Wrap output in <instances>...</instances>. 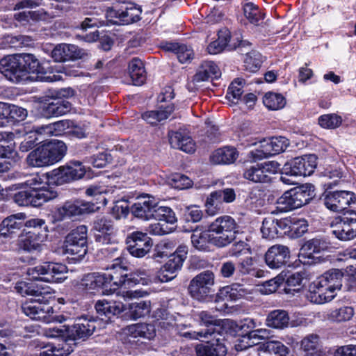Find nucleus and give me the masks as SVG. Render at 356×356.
<instances>
[{
  "label": "nucleus",
  "instance_id": "1",
  "mask_svg": "<svg viewBox=\"0 0 356 356\" xmlns=\"http://www.w3.org/2000/svg\"><path fill=\"white\" fill-rule=\"evenodd\" d=\"M86 171L87 168L81 162L71 161L47 173L34 175L24 183L27 188L16 193L13 200L21 207H40L57 196L56 191L44 186L49 179L57 184L70 183L82 179Z\"/></svg>",
  "mask_w": 356,
  "mask_h": 356
},
{
  "label": "nucleus",
  "instance_id": "2",
  "mask_svg": "<svg viewBox=\"0 0 356 356\" xmlns=\"http://www.w3.org/2000/svg\"><path fill=\"white\" fill-rule=\"evenodd\" d=\"M54 71L64 72L69 76H79L74 70L67 71L64 67L55 70L49 62L40 63L34 55L30 54L9 55L0 60V72L15 83L60 80V75L52 74Z\"/></svg>",
  "mask_w": 356,
  "mask_h": 356
},
{
  "label": "nucleus",
  "instance_id": "3",
  "mask_svg": "<svg viewBox=\"0 0 356 356\" xmlns=\"http://www.w3.org/2000/svg\"><path fill=\"white\" fill-rule=\"evenodd\" d=\"M16 291L22 295L32 298L22 306L24 314L30 318L46 323L60 321L59 317L54 315V309L49 305L53 298V290L49 287H33L25 282H17L15 286Z\"/></svg>",
  "mask_w": 356,
  "mask_h": 356
},
{
  "label": "nucleus",
  "instance_id": "4",
  "mask_svg": "<svg viewBox=\"0 0 356 356\" xmlns=\"http://www.w3.org/2000/svg\"><path fill=\"white\" fill-rule=\"evenodd\" d=\"M343 274L338 269H332L314 281L309 288L307 298L315 304L331 301L336 296V291L342 286Z\"/></svg>",
  "mask_w": 356,
  "mask_h": 356
},
{
  "label": "nucleus",
  "instance_id": "5",
  "mask_svg": "<svg viewBox=\"0 0 356 356\" xmlns=\"http://www.w3.org/2000/svg\"><path fill=\"white\" fill-rule=\"evenodd\" d=\"M106 272L103 273L104 277L106 278V284L107 288L115 289V293L117 296H122L124 300L143 296V293L138 291L117 290L120 287L124 289L131 287L130 275L127 273V268L120 264L119 259H116L114 263L106 268Z\"/></svg>",
  "mask_w": 356,
  "mask_h": 356
},
{
  "label": "nucleus",
  "instance_id": "6",
  "mask_svg": "<svg viewBox=\"0 0 356 356\" xmlns=\"http://www.w3.org/2000/svg\"><path fill=\"white\" fill-rule=\"evenodd\" d=\"M72 122L70 120H60L53 124L42 127H34L28 134L26 138L21 142L19 149L22 152H27L31 149L37 142H41L42 136H63L68 134Z\"/></svg>",
  "mask_w": 356,
  "mask_h": 356
},
{
  "label": "nucleus",
  "instance_id": "7",
  "mask_svg": "<svg viewBox=\"0 0 356 356\" xmlns=\"http://www.w3.org/2000/svg\"><path fill=\"white\" fill-rule=\"evenodd\" d=\"M312 188L306 184L284 192L276 201L277 209L286 212L307 204L313 197Z\"/></svg>",
  "mask_w": 356,
  "mask_h": 356
},
{
  "label": "nucleus",
  "instance_id": "8",
  "mask_svg": "<svg viewBox=\"0 0 356 356\" xmlns=\"http://www.w3.org/2000/svg\"><path fill=\"white\" fill-rule=\"evenodd\" d=\"M258 143H259V147L250 152V157L254 161L261 160L282 152L289 145L286 138L280 136L261 140H248L247 146L256 145Z\"/></svg>",
  "mask_w": 356,
  "mask_h": 356
},
{
  "label": "nucleus",
  "instance_id": "9",
  "mask_svg": "<svg viewBox=\"0 0 356 356\" xmlns=\"http://www.w3.org/2000/svg\"><path fill=\"white\" fill-rule=\"evenodd\" d=\"M67 273V266L56 262H44L27 271L32 280L46 282H62L66 279Z\"/></svg>",
  "mask_w": 356,
  "mask_h": 356
},
{
  "label": "nucleus",
  "instance_id": "10",
  "mask_svg": "<svg viewBox=\"0 0 356 356\" xmlns=\"http://www.w3.org/2000/svg\"><path fill=\"white\" fill-rule=\"evenodd\" d=\"M214 273L211 270L203 271L191 280L188 289L189 294L196 300L208 301L214 292Z\"/></svg>",
  "mask_w": 356,
  "mask_h": 356
},
{
  "label": "nucleus",
  "instance_id": "11",
  "mask_svg": "<svg viewBox=\"0 0 356 356\" xmlns=\"http://www.w3.org/2000/svg\"><path fill=\"white\" fill-rule=\"evenodd\" d=\"M140 8L131 2H124L120 5L107 9L105 14L107 21L112 24H129L140 19Z\"/></svg>",
  "mask_w": 356,
  "mask_h": 356
},
{
  "label": "nucleus",
  "instance_id": "12",
  "mask_svg": "<svg viewBox=\"0 0 356 356\" xmlns=\"http://www.w3.org/2000/svg\"><path fill=\"white\" fill-rule=\"evenodd\" d=\"M280 168L279 163L275 161L254 163L245 168L243 177L253 183H268Z\"/></svg>",
  "mask_w": 356,
  "mask_h": 356
},
{
  "label": "nucleus",
  "instance_id": "13",
  "mask_svg": "<svg viewBox=\"0 0 356 356\" xmlns=\"http://www.w3.org/2000/svg\"><path fill=\"white\" fill-rule=\"evenodd\" d=\"M332 233L339 240L349 241L356 236V211H347L335 219Z\"/></svg>",
  "mask_w": 356,
  "mask_h": 356
},
{
  "label": "nucleus",
  "instance_id": "14",
  "mask_svg": "<svg viewBox=\"0 0 356 356\" xmlns=\"http://www.w3.org/2000/svg\"><path fill=\"white\" fill-rule=\"evenodd\" d=\"M236 193L233 188H227L211 192L205 202V211L209 216H215L223 210L224 203L233 202Z\"/></svg>",
  "mask_w": 356,
  "mask_h": 356
},
{
  "label": "nucleus",
  "instance_id": "15",
  "mask_svg": "<svg viewBox=\"0 0 356 356\" xmlns=\"http://www.w3.org/2000/svg\"><path fill=\"white\" fill-rule=\"evenodd\" d=\"M317 157L314 154L304 155L296 157L284 165V170L286 174H291L297 177L311 175L316 165Z\"/></svg>",
  "mask_w": 356,
  "mask_h": 356
},
{
  "label": "nucleus",
  "instance_id": "16",
  "mask_svg": "<svg viewBox=\"0 0 356 356\" xmlns=\"http://www.w3.org/2000/svg\"><path fill=\"white\" fill-rule=\"evenodd\" d=\"M324 204L333 211L340 212L356 202V195L348 191H328L324 195Z\"/></svg>",
  "mask_w": 356,
  "mask_h": 356
},
{
  "label": "nucleus",
  "instance_id": "17",
  "mask_svg": "<svg viewBox=\"0 0 356 356\" xmlns=\"http://www.w3.org/2000/svg\"><path fill=\"white\" fill-rule=\"evenodd\" d=\"M306 318L300 316L296 320L290 321L288 312L284 309L271 311L266 319V325L271 328L283 330L289 327L306 325Z\"/></svg>",
  "mask_w": 356,
  "mask_h": 356
},
{
  "label": "nucleus",
  "instance_id": "18",
  "mask_svg": "<svg viewBox=\"0 0 356 356\" xmlns=\"http://www.w3.org/2000/svg\"><path fill=\"white\" fill-rule=\"evenodd\" d=\"M47 234L42 232L23 230L19 236V248L29 252H41L47 239Z\"/></svg>",
  "mask_w": 356,
  "mask_h": 356
},
{
  "label": "nucleus",
  "instance_id": "19",
  "mask_svg": "<svg viewBox=\"0 0 356 356\" xmlns=\"http://www.w3.org/2000/svg\"><path fill=\"white\" fill-rule=\"evenodd\" d=\"M127 249L129 253L136 257H143L149 252L152 241L147 234L134 232L127 238Z\"/></svg>",
  "mask_w": 356,
  "mask_h": 356
},
{
  "label": "nucleus",
  "instance_id": "20",
  "mask_svg": "<svg viewBox=\"0 0 356 356\" xmlns=\"http://www.w3.org/2000/svg\"><path fill=\"white\" fill-rule=\"evenodd\" d=\"M66 340L67 343H73V349L76 346L75 340L86 339L92 335L96 328L95 321L86 318L79 319L72 326H67Z\"/></svg>",
  "mask_w": 356,
  "mask_h": 356
},
{
  "label": "nucleus",
  "instance_id": "21",
  "mask_svg": "<svg viewBox=\"0 0 356 356\" xmlns=\"http://www.w3.org/2000/svg\"><path fill=\"white\" fill-rule=\"evenodd\" d=\"M95 239L102 244H111L116 242V229L111 220L102 218L94 222Z\"/></svg>",
  "mask_w": 356,
  "mask_h": 356
},
{
  "label": "nucleus",
  "instance_id": "22",
  "mask_svg": "<svg viewBox=\"0 0 356 356\" xmlns=\"http://www.w3.org/2000/svg\"><path fill=\"white\" fill-rule=\"evenodd\" d=\"M106 278L103 273H93L86 275L81 280L79 289L92 293L95 291L102 290V294L109 296L115 293V289L107 288L106 284Z\"/></svg>",
  "mask_w": 356,
  "mask_h": 356
},
{
  "label": "nucleus",
  "instance_id": "23",
  "mask_svg": "<svg viewBox=\"0 0 356 356\" xmlns=\"http://www.w3.org/2000/svg\"><path fill=\"white\" fill-rule=\"evenodd\" d=\"M212 339L207 344H198L195 347L197 356H226L227 348L226 340L222 335L211 336Z\"/></svg>",
  "mask_w": 356,
  "mask_h": 356
},
{
  "label": "nucleus",
  "instance_id": "24",
  "mask_svg": "<svg viewBox=\"0 0 356 356\" xmlns=\"http://www.w3.org/2000/svg\"><path fill=\"white\" fill-rule=\"evenodd\" d=\"M156 200L147 194L138 197L136 202L131 206L132 214L143 220L152 219L154 210L156 206Z\"/></svg>",
  "mask_w": 356,
  "mask_h": 356
},
{
  "label": "nucleus",
  "instance_id": "25",
  "mask_svg": "<svg viewBox=\"0 0 356 356\" xmlns=\"http://www.w3.org/2000/svg\"><path fill=\"white\" fill-rule=\"evenodd\" d=\"M289 257L290 251L286 246L275 245L266 252L265 261L269 268L277 269L285 265Z\"/></svg>",
  "mask_w": 356,
  "mask_h": 356
},
{
  "label": "nucleus",
  "instance_id": "26",
  "mask_svg": "<svg viewBox=\"0 0 356 356\" xmlns=\"http://www.w3.org/2000/svg\"><path fill=\"white\" fill-rule=\"evenodd\" d=\"M42 147L45 152L47 161L49 165L61 161L67 151L65 144L58 140L45 141L42 145Z\"/></svg>",
  "mask_w": 356,
  "mask_h": 356
},
{
  "label": "nucleus",
  "instance_id": "27",
  "mask_svg": "<svg viewBox=\"0 0 356 356\" xmlns=\"http://www.w3.org/2000/svg\"><path fill=\"white\" fill-rule=\"evenodd\" d=\"M52 58L58 62L74 60L81 56V50L77 46L70 44H57L51 51Z\"/></svg>",
  "mask_w": 356,
  "mask_h": 356
},
{
  "label": "nucleus",
  "instance_id": "28",
  "mask_svg": "<svg viewBox=\"0 0 356 356\" xmlns=\"http://www.w3.org/2000/svg\"><path fill=\"white\" fill-rule=\"evenodd\" d=\"M169 142L172 147L181 149L186 153L195 152V143L186 133L181 131H170L168 134Z\"/></svg>",
  "mask_w": 356,
  "mask_h": 356
},
{
  "label": "nucleus",
  "instance_id": "29",
  "mask_svg": "<svg viewBox=\"0 0 356 356\" xmlns=\"http://www.w3.org/2000/svg\"><path fill=\"white\" fill-rule=\"evenodd\" d=\"M300 350L305 356H322L323 342L316 334H309L300 341Z\"/></svg>",
  "mask_w": 356,
  "mask_h": 356
},
{
  "label": "nucleus",
  "instance_id": "30",
  "mask_svg": "<svg viewBox=\"0 0 356 356\" xmlns=\"http://www.w3.org/2000/svg\"><path fill=\"white\" fill-rule=\"evenodd\" d=\"M26 219V213L22 212L8 216L1 222V234L4 236H9L15 233L24 226V222Z\"/></svg>",
  "mask_w": 356,
  "mask_h": 356
},
{
  "label": "nucleus",
  "instance_id": "31",
  "mask_svg": "<svg viewBox=\"0 0 356 356\" xmlns=\"http://www.w3.org/2000/svg\"><path fill=\"white\" fill-rule=\"evenodd\" d=\"M125 334L132 337H142L151 340L156 336V329L154 325L146 323L131 324L123 330Z\"/></svg>",
  "mask_w": 356,
  "mask_h": 356
},
{
  "label": "nucleus",
  "instance_id": "32",
  "mask_svg": "<svg viewBox=\"0 0 356 356\" xmlns=\"http://www.w3.org/2000/svg\"><path fill=\"white\" fill-rule=\"evenodd\" d=\"M97 313L101 316L107 318L106 321L111 317L120 314L124 309V305L121 302H108L105 300H98L95 304Z\"/></svg>",
  "mask_w": 356,
  "mask_h": 356
},
{
  "label": "nucleus",
  "instance_id": "33",
  "mask_svg": "<svg viewBox=\"0 0 356 356\" xmlns=\"http://www.w3.org/2000/svg\"><path fill=\"white\" fill-rule=\"evenodd\" d=\"M281 225L284 232H289L293 237L302 236L308 229L307 221L304 218L292 217L282 219Z\"/></svg>",
  "mask_w": 356,
  "mask_h": 356
},
{
  "label": "nucleus",
  "instance_id": "34",
  "mask_svg": "<svg viewBox=\"0 0 356 356\" xmlns=\"http://www.w3.org/2000/svg\"><path fill=\"white\" fill-rule=\"evenodd\" d=\"M58 15L54 12H46L44 10L36 11H23L15 15V19L25 25L31 22H38L40 20L47 21L49 19L55 17Z\"/></svg>",
  "mask_w": 356,
  "mask_h": 356
},
{
  "label": "nucleus",
  "instance_id": "35",
  "mask_svg": "<svg viewBox=\"0 0 356 356\" xmlns=\"http://www.w3.org/2000/svg\"><path fill=\"white\" fill-rule=\"evenodd\" d=\"M220 76L218 65L213 61L207 60L202 63L197 72L194 75L193 81L195 83L208 81L209 79H217Z\"/></svg>",
  "mask_w": 356,
  "mask_h": 356
},
{
  "label": "nucleus",
  "instance_id": "36",
  "mask_svg": "<svg viewBox=\"0 0 356 356\" xmlns=\"http://www.w3.org/2000/svg\"><path fill=\"white\" fill-rule=\"evenodd\" d=\"M174 111L173 104L166 106L160 105L155 111H150L142 115L143 119L152 125H156L159 122L168 119Z\"/></svg>",
  "mask_w": 356,
  "mask_h": 356
},
{
  "label": "nucleus",
  "instance_id": "37",
  "mask_svg": "<svg viewBox=\"0 0 356 356\" xmlns=\"http://www.w3.org/2000/svg\"><path fill=\"white\" fill-rule=\"evenodd\" d=\"M71 108L72 105L68 101L65 99H55L44 106L43 108V115L47 118L58 117L70 112Z\"/></svg>",
  "mask_w": 356,
  "mask_h": 356
},
{
  "label": "nucleus",
  "instance_id": "38",
  "mask_svg": "<svg viewBox=\"0 0 356 356\" xmlns=\"http://www.w3.org/2000/svg\"><path fill=\"white\" fill-rule=\"evenodd\" d=\"M163 49L175 53L181 63L190 62L194 56L192 48L184 44L167 42L163 45Z\"/></svg>",
  "mask_w": 356,
  "mask_h": 356
},
{
  "label": "nucleus",
  "instance_id": "39",
  "mask_svg": "<svg viewBox=\"0 0 356 356\" xmlns=\"http://www.w3.org/2000/svg\"><path fill=\"white\" fill-rule=\"evenodd\" d=\"M259 355L261 353L274 355L275 356H288L290 350L283 343L280 341H268L261 343L255 347Z\"/></svg>",
  "mask_w": 356,
  "mask_h": 356
},
{
  "label": "nucleus",
  "instance_id": "40",
  "mask_svg": "<svg viewBox=\"0 0 356 356\" xmlns=\"http://www.w3.org/2000/svg\"><path fill=\"white\" fill-rule=\"evenodd\" d=\"M238 154L234 147H224L214 151L211 161L215 164H230L238 158Z\"/></svg>",
  "mask_w": 356,
  "mask_h": 356
},
{
  "label": "nucleus",
  "instance_id": "41",
  "mask_svg": "<svg viewBox=\"0 0 356 356\" xmlns=\"http://www.w3.org/2000/svg\"><path fill=\"white\" fill-rule=\"evenodd\" d=\"M39 356H67L73 351V343L63 341L62 343H47L42 346Z\"/></svg>",
  "mask_w": 356,
  "mask_h": 356
},
{
  "label": "nucleus",
  "instance_id": "42",
  "mask_svg": "<svg viewBox=\"0 0 356 356\" xmlns=\"http://www.w3.org/2000/svg\"><path fill=\"white\" fill-rule=\"evenodd\" d=\"M236 224L234 218L229 216H222L217 218L209 227V232L211 235L214 234L230 231H235Z\"/></svg>",
  "mask_w": 356,
  "mask_h": 356
},
{
  "label": "nucleus",
  "instance_id": "43",
  "mask_svg": "<svg viewBox=\"0 0 356 356\" xmlns=\"http://www.w3.org/2000/svg\"><path fill=\"white\" fill-rule=\"evenodd\" d=\"M129 73L135 86L143 85L146 80V73L143 61L138 58H133L129 63Z\"/></svg>",
  "mask_w": 356,
  "mask_h": 356
},
{
  "label": "nucleus",
  "instance_id": "44",
  "mask_svg": "<svg viewBox=\"0 0 356 356\" xmlns=\"http://www.w3.org/2000/svg\"><path fill=\"white\" fill-rule=\"evenodd\" d=\"M354 314V309L352 307L343 306L330 310L326 318L332 323H342L351 320Z\"/></svg>",
  "mask_w": 356,
  "mask_h": 356
},
{
  "label": "nucleus",
  "instance_id": "45",
  "mask_svg": "<svg viewBox=\"0 0 356 356\" xmlns=\"http://www.w3.org/2000/svg\"><path fill=\"white\" fill-rule=\"evenodd\" d=\"M282 219L277 220L273 217L266 218L262 222L261 232L264 238L273 239L277 237L280 234V229H283L281 225Z\"/></svg>",
  "mask_w": 356,
  "mask_h": 356
},
{
  "label": "nucleus",
  "instance_id": "46",
  "mask_svg": "<svg viewBox=\"0 0 356 356\" xmlns=\"http://www.w3.org/2000/svg\"><path fill=\"white\" fill-rule=\"evenodd\" d=\"M217 42L224 48L228 47L229 49H236L238 47L249 44V42L240 39L238 35H231L228 29H224L219 31L218 33Z\"/></svg>",
  "mask_w": 356,
  "mask_h": 356
},
{
  "label": "nucleus",
  "instance_id": "47",
  "mask_svg": "<svg viewBox=\"0 0 356 356\" xmlns=\"http://www.w3.org/2000/svg\"><path fill=\"white\" fill-rule=\"evenodd\" d=\"M181 265L170 259L161 268L158 272L156 278L161 282H167L176 277L177 272L181 269Z\"/></svg>",
  "mask_w": 356,
  "mask_h": 356
},
{
  "label": "nucleus",
  "instance_id": "48",
  "mask_svg": "<svg viewBox=\"0 0 356 356\" xmlns=\"http://www.w3.org/2000/svg\"><path fill=\"white\" fill-rule=\"evenodd\" d=\"M151 309L150 301L140 300L129 304L127 314L131 319L136 320L149 315Z\"/></svg>",
  "mask_w": 356,
  "mask_h": 356
},
{
  "label": "nucleus",
  "instance_id": "49",
  "mask_svg": "<svg viewBox=\"0 0 356 356\" xmlns=\"http://www.w3.org/2000/svg\"><path fill=\"white\" fill-rule=\"evenodd\" d=\"M247 292L244 287L238 284H233L222 287L218 293L219 298L236 300L245 296Z\"/></svg>",
  "mask_w": 356,
  "mask_h": 356
},
{
  "label": "nucleus",
  "instance_id": "50",
  "mask_svg": "<svg viewBox=\"0 0 356 356\" xmlns=\"http://www.w3.org/2000/svg\"><path fill=\"white\" fill-rule=\"evenodd\" d=\"M63 253L73 256L76 260H81L88 251V245L65 240L62 247Z\"/></svg>",
  "mask_w": 356,
  "mask_h": 356
},
{
  "label": "nucleus",
  "instance_id": "51",
  "mask_svg": "<svg viewBox=\"0 0 356 356\" xmlns=\"http://www.w3.org/2000/svg\"><path fill=\"white\" fill-rule=\"evenodd\" d=\"M263 103L269 110L277 111L285 106L286 100L281 93L270 91L264 95Z\"/></svg>",
  "mask_w": 356,
  "mask_h": 356
},
{
  "label": "nucleus",
  "instance_id": "52",
  "mask_svg": "<svg viewBox=\"0 0 356 356\" xmlns=\"http://www.w3.org/2000/svg\"><path fill=\"white\" fill-rule=\"evenodd\" d=\"M328 243L321 238H313L307 241L302 248V254H306L309 258L314 257V254L320 253L328 248Z\"/></svg>",
  "mask_w": 356,
  "mask_h": 356
},
{
  "label": "nucleus",
  "instance_id": "53",
  "mask_svg": "<svg viewBox=\"0 0 356 356\" xmlns=\"http://www.w3.org/2000/svg\"><path fill=\"white\" fill-rule=\"evenodd\" d=\"M63 214L66 216H79L92 211L88 203L81 201L67 202L62 207Z\"/></svg>",
  "mask_w": 356,
  "mask_h": 356
},
{
  "label": "nucleus",
  "instance_id": "54",
  "mask_svg": "<svg viewBox=\"0 0 356 356\" xmlns=\"http://www.w3.org/2000/svg\"><path fill=\"white\" fill-rule=\"evenodd\" d=\"M152 218L170 225L177 222V218L172 209L168 207L158 206L157 202Z\"/></svg>",
  "mask_w": 356,
  "mask_h": 356
},
{
  "label": "nucleus",
  "instance_id": "55",
  "mask_svg": "<svg viewBox=\"0 0 356 356\" xmlns=\"http://www.w3.org/2000/svg\"><path fill=\"white\" fill-rule=\"evenodd\" d=\"M245 81L241 79H236L233 81L228 88L226 98L231 104H238L243 93Z\"/></svg>",
  "mask_w": 356,
  "mask_h": 356
},
{
  "label": "nucleus",
  "instance_id": "56",
  "mask_svg": "<svg viewBox=\"0 0 356 356\" xmlns=\"http://www.w3.org/2000/svg\"><path fill=\"white\" fill-rule=\"evenodd\" d=\"M46 157L41 145L28 154L26 163L29 166L35 168L49 166Z\"/></svg>",
  "mask_w": 356,
  "mask_h": 356
},
{
  "label": "nucleus",
  "instance_id": "57",
  "mask_svg": "<svg viewBox=\"0 0 356 356\" xmlns=\"http://www.w3.org/2000/svg\"><path fill=\"white\" fill-rule=\"evenodd\" d=\"M198 316L201 321V324L208 327L205 331L210 330V332H211L213 330H215L216 334H212V336L216 337V335H219L220 337H222V334L220 332L221 327L220 321L219 319H217L216 317L211 315L208 312L206 311L200 312Z\"/></svg>",
  "mask_w": 356,
  "mask_h": 356
},
{
  "label": "nucleus",
  "instance_id": "58",
  "mask_svg": "<svg viewBox=\"0 0 356 356\" xmlns=\"http://www.w3.org/2000/svg\"><path fill=\"white\" fill-rule=\"evenodd\" d=\"M243 13L248 21L255 25H259L264 19V14L258 6L252 2H246L243 4Z\"/></svg>",
  "mask_w": 356,
  "mask_h": 356
},
{
  "label": "nucleus",
  "instance_id": "59",
  "mask_svg": "<svg viewBox=\"0 0 356 356\" xmlns=\"http://www.w3.org/2000/svg\"><path fill=\"white\" fill-rule=\"evenodd\" d=\"M152 273L150 270L139 268L130 274L131 286L136 284L148 285L152 281Z\"/></svg>",
  "mask_w": 356,
  "mask_h": 356
},
{
  "label": "nucleus",
  "instance_id": "60",
  "mask_svg": "<svg viewBox=\"0 0 356 356\" xmlns=\"http://www.w3.org/2000/svg\"><path fill=\"white\" fill-rule=\"evenodd\" d=\"M256 260L252 257H246L238 264V270L242 275H252L257 277L264 276V272L257 270L256 268Z\"/></svg>",
  "mask_w": 356,
  "mask_h": 356
},
{
  "label": "nucleus",
  "instance_id": "61",
  "mask_svg": "<svg viewBox=\"0 0 356 356\" xmlns=\"http://www.w3.org/2000/svg\"><path fill=\"white\" fill-rule=\"evenodd\" d=\"M167 181L171 187L179 190L189 188L193 185V181L188 177L179 173L171 175Z\"/></svg>",
  "mask_w": 356,
  "mask_h": 356
},
{
  "label": "nucleus",
  "instance_id": "62",
  "mask_svg": "<svg viewBox=\"0 0 356 356\" xmlns=\"http://www.w3.org/2000/svg\"><path fill=\"white\" fill-rule=\"evenodd\" d=\"M211 237L210 233L195 231L191 234V243L197 250L204 251L208 248V242H211Z\"/></svg>",
  "mask_w": 356,
  "mask_h": 356
},
{
  "label": "nucleus",
  "instance_id": "63",
  "mask_svg": "<svg viewBox=\"0 0 356 356\" xmlns=\"http://www.w3.org/2000/svg\"><path fill=\"white\" fill-rule=\"evenodd\" d=\"M261 55L256 51L248 53L244 60V67L250 72H257L261 65Z\"/></svg>",
  "mask_w": 356,
  "mask_h": 356
},
{
  "label": "nucleus",
  "instance_id": "64",
  "mask_svg": "<svg viewBox=\"0 0 356 356\" xmlns=\"http://www.w3.org/2000/svg\"><path fill=\"white\" fill-rule=\"evenodd\" d=\"M342 123V118L336 113L322 115L318 118V124L325 129H336Z\"/></svg>",
  "mask_w": 356,
  "mask_h": 356
}]
</instances>
